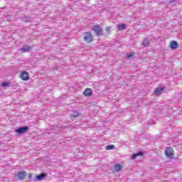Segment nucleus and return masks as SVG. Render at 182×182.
Instances as JSON below:
<instances>
[{
  "label": "nucleus",
  "mask_w": 182,
  "mask_h": 182,
  "mask_svg": "<svg viewBox=\"0 0 182 182\" xmlns=\"http://www.w3.org/2000/svg\"><path fill=\"white\" fill-rule=\"evenodd\" d=\"M127 58L128 59H130V58H133V54H132L131 53H129L128 55H127Z\"/></svg>",
  "instance_id": "obj_20"
},
{
  "label": "nucleus",
  "mask_w": 182,
  "mask_h": 182,
  "mask_svg": "<svg viewBox=\"0 0 182 182\" xmlns=\"http://www.w3.org/2000/svg\"><path fill=\"white\" fill-rule=\"evenodd\" d=\"M23 21L24 22H29L31 21V16H25L23 18Z\"/></svg>",
  "instance_id": "obj_17"
},
{
  "label": "nucleus",
  "mask_w": 182,
  "mask_h": 182,
  "mask_svg": "<svg viewBox=\"0 0 182 182\" xmlns=\"http://www.w3.org/2000/svg\"><path fill=\"white\" fill-rule=\"evenodd\" d=\"M83 95L86 96V97H90L92 95H93V91L90 88H87L85 90Z\"/></svg>",
  "instance_id": "obj_8"
},
{
  "label": "nucleus",
  "mask_w": 182,
  "mask_h": 182,
  "mask_svg": "<svg viewBox=\"0 0 182 182\" xmlns=\"http://www.w3.org/2000/svg\"><path fill=\"white\" fill-rule=\"evenodd\" d=\"M83 39L87 43L93 42V35L90 32H85L84 33Z\"/></svg>",
  "instance_id": "obj_2"
},
{
  "label": "nucleus",
  "mask_w": 182,
  "mask_h": 182,
  "mask_svg": "<svg viewBox=\"0 0 182 182\" xmlns=\"http://www.w3.org/2000/svg\"><path fill=\"white\" fill-rule=\"evenodd\" d=\"M21 78L24 81L29 80V73L26 71L22 72L21 74Z\"/></svg>",
  "instance_id": "obj_7"
},
{
  "label": "nucleus",
  "mask_w": 182,
  "mask_h": 182,
  "mask_svg": "<svg viewBox=\"0 0 182 182\" xmlns=\"http://www.w3.org/2000/svg\"><path fill=\"white\" fill-rule=\"evenodd\" d=\"M91 29L95 32L97 36H102L103 35L102 27L100 25H93L92 26Z\"/></svg>",
  "instance_id": "obj_1"
},
{
  "label": "nucleus",
  "mask_w": 182,
  "mask_h": 182,
  "mask_svg": "<svg viewBox=\"0 0 182 182\" xmlns=\"http://www.w3.org/2000/svg\"><path fill=\"white\" fill-rule=\"evenodd\" d=\"M16 133L18 134H23L24 133H28L29 132V127L28 126H23L18 127L15 130Z\"/></svg>",
  "instance_id": "obj_3"
},
{
  "label": "nucleus",
  "mask_w": 182,
  "mask_h": 182,
  "mask_svg": "<svg viewBox=\"0 0 182 182\" xmlns=\"http://www.w3.org/2000/svg\"><path fill=\"white\" fill-rule=\"evenodd\" d=\"M165 154L168 159H173L174 158V150L171 147L166 148L165 151Z\"/></svg>",
  "instance_id": "obj_4"
},
{
  "label": "nucleus",
  "mask_w": 182,
  "mask_h": 182,
  "mask_svg": "<svg viewBox=\"0 0 182 182\" xmlns=\"http://www.w3.org/2000/svg\"><path fill=\"white\" fill-rule=\"evenodd\" d=\"M173 2H176V0H172V1H169V4H173Z\"/></svg>",
  "instance_id": "obj_22"
},
{
  "label": "nucleus",
  "mask_w": 182,
  "mask_h": 182,
  "mask_svg": "<svg viewBox=\"0 0 182 182\" xmlns=\"http://www.w3.org/2000/svg\"><path fill=\"white\" fill-rule=\"evenodd\" d=\"M80 112L73 110V114H71V117L76 118L77 117V116H80Z\"/></svg>",
  "instance_id": "obj_16"
},
{
  "label": "nucleus",
  "mask_w": 182,
  "mask_h": 182,
  "mask_svg": "<svg viewBox=\"0 0 182 182\" xmlns=\"http://www.w3.org/2000/svg\"><path fill=\"white\" fill-rule=\"evenodd\" d=\"M48 174L46 173H41V174L36 176V178L38 181H41V180H43L45 177H46Z\"/></svg>",
  "instance_id": "obj_10"
},
{
  "label": "nucleus",
  "mask_w": 182,
  "mask_h": 182,
  "mask_svg": "<svg viewBox=\"0 0 182 182\" xmlns=\"http://www.w3.org/2000/svg\"><path fill=\"white\" fill-rule=\"evenodd\" d=\"M114 149V145H107L106 146V150H113Z\"/></svg>",
  "instance_id": "obj_18"
},
{
  "label": "nucleus",
  "mask_w": 182,
  "mask_h": 182,
  "mask_svg": "<svg viewBox=\"0 0 182 182\" xmlns=\"http://www.w3.org/2000/svg\"><path fill=\"white\" fill-rule=\"evenodd\" d=\"M139 156H144V154H143V151H139L136 154H132V156H131L132 160H134L136 159H137V157H139Z\"/></svg>",
  "instance_id": "obj_11"
},
{
  "label": "nucleus",
  "mask_w": 182,
  "mask_h": 182,
  "mask_svg": "<svg viewBox=\"0 0 182 182\" xmlns=\"http://www.w3.org/2000/svg\"><path fill=\"white\" fill-rule=\"evenodd\" d=\"M117 29L118 31H124V29H126V24H119Z\"/></svg>",
  "instance_id": "obj_15"
},
{
  "label": "nucleus",
  "mask_w": 182,
  "mask_h": 182,
  "mask_svg": "<svg viewBox=\"0 0 182 182\" xmlns=\"http://www.w3.org/2000/svg\"><path fill=\"white\" fill-rule=\"evenodd\" d=\"M142 45L143 46H149V45H150V40L148 38H144L142 41Z\"/></svg>",
  "instance_id": "obj_12"
},
{
  "label": "nucleus",
  "mask_w": 182,
  "mask_h": 182,
  "mask_svg": "<svg viewBox=\"0 0 182 182\" xmlns=\"http://www.w3.org/2000/svg\"><path fill=\"white\" fill-rule=\"evenodd\" d=\"M114 168L115 171L119 173V171H120V170H122V165L117 164L114 165Z\"/></svg>",
  "instance_id": "obj_13"
},
{
  "label": "nucleus",
  "mask_w": 182,
  "mask_h": 182,
  "mask_svg": "<svg viewBox=\"0 0 182 182\" xmlns=\"http://www.w3.org/2000/svg\"><path fill=\"white\" fill-rule=\"evenodd\" d=\"M110 29H111L110 27H107V29H106L107 32H110Z\"/></svg>",
  "instance_id": "obj_21"
},
{
  "label": "nucleus",
  "mask_w": 182,
  "mask_h": 182,
  "mask_svg": "<svg viewBox=\"0 0 182 182\" xmlns=\"http://www.w3.org/2000/svg\"><path fill=\"white\" fill-rule=\"evenodd\" d=\"M26 171H21V172H18L17 173V177L18 178V180H25V177H26Z\"/></svg>",
  "instance_id": "obj_6"
},
{
  "label": "nucleus",
  "mask_w": 182,
  "mask_h": 182,
  "mask_svg": "<svg viewBox=\"0 0 182 182\" xmlns=\"http://www.w3.org/2000/svg\"><path fill=\"white\" fill-rule=\"evenodd\" d=\"M9 85H10L9 82H4L1 83V86H2L3 87H9Z\"/></svg>",
  "instance_id": "obj_19"
},
{
  "label": "nucleus",
  "mask_w": 182,
  "mask_h": 182,
  "mask_svg": "<svg viewBox=\"0 0 182 182\" xmlns=\"http://www.w3.org/2000/svg\"><path fill=\"white\" fill-rule=\"evenodd\" d=\"M170 48L173 50H176V48H178V43H177V41H172L171 42Z\"/></svg>",
  "instance_id": "obj_9"
},
{
  "label": "nucleus",
  "mask_w": 182,
  "mask_h": 182,
  "mask_svg": "<svg viewBox=\"0 0 182 182\" xmlns=\"http://www.w3.org/2000/svg\"><path fill=\"white\" fill-rule=\"evenodd\" d=\"M32 50V47L29 46H25L24 47L21 48L18 50V52H23V53H28L31 52Z\"/></svg>",
  "instance_id": "obj_5"
},
{
  "label": "nucleus",
  "mask_w": 182,
  "mask_h": 182,
  "mask_svg": "<svg viewBox=\"0 0 182 182\" xmlns=\"http://www.w3.org/2000/svg\"><path fill=\"white\" fill-rule=\"evenodd\" d=\"M163 90H164V88H157L155 91H154V94L155 95H161V93H163Z\"/></svg>",
  "instance_id": "obj_14"
}]
</instances>
